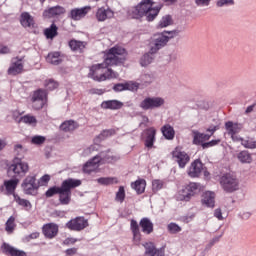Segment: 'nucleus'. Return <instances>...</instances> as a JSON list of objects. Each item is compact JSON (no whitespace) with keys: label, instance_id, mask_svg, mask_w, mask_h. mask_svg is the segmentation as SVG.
<instances>
[{"label":"nucleus","instance_id":"1","mask_svg":"<svg viewBox=\"0 0 256 256\" xmlns=\"http://www.w3.org/2000/svg\"><path fill=\"white\" fill-rule=\"evenodd\" d=\"M125 55H127L125 48L120 46L111 48L106 54L103 63L91 66L88 74L90 79H93V81H97L98 83H103V81H109L111 79H118L119 72L114 71L109 67H113V65H121L125 61Z\"/></svg>","mask_w":256,"mask_h":256},{"label":"nucleus","instance_id":"2","mask_svg":"<svg viewBox=\"0 0 256 256\" xmlns=\"http://www.w3.org/2000/svg\"><path fill=\"white\" fill-rule=\"evenodd\" d=\"M163 6H155L153 0H142L136 7L131 8L128 11V16L130 19H141V17H146L148 21H155L159 15L161 8Z\"/></svg>","mask_w":256,"mask_h":256},{"label":"nucleus","instance_id":"3","mask_svg":"<svg viewBox=\"0 0 256 256\" xmlns=\"http://www.w3.org/2000/svg\"><path fill=\"white\" fill-rule=\"evenodd\" d=\"M226 132L230 135L232 141L236 143H241L245 147V149H256V141L253 138H241V136L237 135V133H241V129L243 126L238 123H233L228 121L225 123Z\"/></svg>","mask_w":256,"mask_h":256},{"label":"nucleus","instance_id":"4","mask_svg":"<svg viewBox=\"0 0 256 256\" xmlns=\"http://www.w3.org/2000/svg\"><path fill=\"white\" fill-rule=\"evenodd\" d=\"M177 35H179L177 30L164 31L154 34L151 37L149 44L151 55L158 53L160 49H163V47L167 46L170 39L177 37Z\"/></svg>","mask_w":256,"mask_h":256},{"label":"nucleus","instance_id":"5","mask_svg":"<svg viewBox=\"0 0 256 256\" xmlns=\"http://www.w3.org/2000/svg\"><path fill=\"white\" fill-rule=\"evenodd\" d=\"M81 185V180H75L73 178H69L62 182L59 195V201L61 205H69L71 203V189H75V187H79Z\"/></svg>","mask_w":256,"mask_h":256},{"label":"nucleus","instance_id":"6","mask_svg":"<svg viewBox=\"0 0 256 256\" xmlns=\"http://www.w3.org/2000/svg\"><path fill=\"white\" fill-rule=\"evenodd\" d=\"M118 159L117 156H111V154H107L103 158L101 156H95L84 165L83 171L84 173H93V171L99 169V163H115Z\"/></svg>","mask_w":256,"mask_h":256},{"label":"nucleus","instance_id":"7","mask_svg":"<svg viewBox=\"0 0 256 256\" xmlns=\"http://www.w3.org/2000/svg\"><path fill=\"white\" fill-rule=\"evenodd\" d=\"M201 191V184L196 182H190L187 184L184 189L180 190L176 194V199L178 201H191L192 197H195L197 193Z\"/></svg>","mask_w":256,"mask_h":256},{"label":"nucleus","instance_id":"8","mask_svg":"<svg viewBox=\"0 0 256 256\" xmlns=\"http://www.w3.org/2000/svg\"><path fill=\"white\" fill-rule=\"evenodd\" d=\"M220 185L226 193H233L239 189V179L234 174H224L220 179Z\"/></svg>","mask_w":256,"mask_h":256},{"label":"nucleus","instance_id":"9","mask_svg":"<svg viewBox=\"0 0 256 256\" xmlns=\"http://www.w3.org/2000/svg\"><path fill=\"white\" fill-rule=\"evenodd\" d=\"M8 173H14L13 177L15 179L25 177L29 173V164L16 158L8 167Z\"/></svg>","mask_w":256,"mask_h":256},{"label":"nucleus","instance_id":"10","mask_svg":"<svg viewBox=\"0 0 256 256\" xmlns=\"http://www.w3.org/2000/svg\"><path fill=\"white\" fill-rule=\"evenodd\" d=\"M188 177H191V179H197V177H201V173H203L204 177L207 179L209 178V171H207V168L203 166V162L201 160H194L190 167L188 168Z\"/></svg>","mask_w":256,"mask_h":256},{"label":"nucleus","instance_id":"11","mask_svg":"<svg viewBox=\"0 0 256 256\" xmlns=\"http://www.w3.org/2000/svg\"><path fill=\"white\" fill-rule=\"evenodd\" d=\"M172 159L178 163L179 167L181 169H184V167L191 161V158L189 157V154L187 152L183 151V148L176 147L172 151Z\"/></svg>","mask_w":256,"mask_h":256},{"label":"nucleus","instance_id":"12","mask_svg":"<svg viewBox=\"0 0 256 256\" xmlns=\"http://www.w3.org/2000/svg\"><path fill=\"white\" fill-rule=\"evenodd\" d=\"M32 107L39 111V109H43L45 103H47V92L45 90L39 89L35 91L32 95Z\"/></svg>","mask_w":256,"mask_h":256},{"label":"nucleus","instance_id":"13","mask_svg":"<svg viewBox=\"0 0 256 256\" xmlns=\"http://www.w3.org/2000/svg\"><path fill=\"white\" fill-rule=\"evenodd\" d=\"M162 105H165V100L161 97H148L140 103L141 109H144L145 111L149 109H157L162 107Z\"/></svg>","mask_w":256,"mask_h":256},{"label":"nucleus","instance_id":"14","mask_svg":"<svg viewBox=\"0 0 256 256\" xmlns=\"http://www.w3.org/2000/svg\"><path fill=\"white\" fill-rule=\"evenodd\" d=\"M66 226L70 231H83V229L89 226V222L84 217H76L70 220Z\"/></svg>","mask_w":256,"mask_h":256},{"label":"nucleus","instance_id":"15","mask_svg":"<svg viewBox=\"0 0 256 256\" xmlns=\"http://www.w3.org/2000/svg\"><path fill=\"white\" fill-rule=\"evenodd\" d=\"M38 187L35 176H27L22 183V188L27 195H31Z\"/></svg>","mask_w":256,"mask_h":256},{"label":"nucleus","instance_id":"16","mask_svg":"<svg viewBox=\"0 0 256 256\" xmlns=\"http://www.w3.org/2000/svg\"><path fill=\"white\" fill-rule=\"evenodd\" d=\"M23 58H13L10 67L8 68V75H20L23 72Z\"/></svg>","mask_w":256,"mask_h":256},{"label":"nucleus","instance_id":"17","mask_svg":"<svg viewBox=\"0 0 256 256\" xmlns=\"http://www.w3.org/2000/svg\"><path fill=\"white\" fill-rule=\"evenodd\" d=\"M42 232L47 239H53L57 237V234L59 233V226L55 223L45 224L42 228Z\"/></svg>","mask_w":256,"mask_h":256},{"label":"nucleus","instance_id":"18","mask_svg":"<svg viewBox=\"0 0 256 256\" xmlns=\"http://www.w3.org/2000/svg\"><path fill=\"white\" fill-rule=\"evenodd\" d=\"M113 17H115V13L109 8L100 7L96 11L97 21L103 22L107 21V19H113Z\"/></svg>","mask_w":256,"mask_h":256},{"label":"nucleus","instance_id":"19","mask_svg":"<svg viewBox=\"0 0 256 256\" xmlns=\"http://www.w3.org/2000/svg\"><path fill=\"white\" fill-rule=\"evenodd\" d=\"M139 89V84L137 82H126L115 84L113 90L116 92L121 91H137Z\"/></svg>","mask_w":256,"mask_h":256},{"label":"nucleus","instance_id":"20","mask_svg":"<svg viewBox=\"0 0 256 256\" xmlns=\"http://www.w3.org/2000/svg\"><path fill=\"white\" fill-rule=\"evenodd\" d=\"M89 11H91V6H85L83 8L72 9L70 12V17L74 21H79V20L83 19V17H85L87 15V13H89Z\"/></svg>","mask_w":256,"mask_h":256},{"label":"nucleus","instance_id":"21","mask_svg":"<svg viewBox=\"0 0 256 256\" xmlns=\"http://www.w3.org/2000/svg\"><path fill=\"white\" fill-rule=\"evenodd\" d=\"M143 247L146 249L144 256H165V252L155 248V245L151 242L143 244Z\"/></svg>","mask_w":256,"mask_h":256},{"label":"nucleus","instance_id":"22","mask_svg":"<svg viewBox=\"0 0 256 256\" xmlns=\"http://www.w3.org/2000/svg\"><path fill=\"white\" fill-rule=\"evenodd\" d=\"M3 253H5V255H9V256H27V253H25V251L19 250L7 243H4L1 247Z\"/></svg>","mask_w":256,"mask_h":256},{"label":"nucleus","instance_id":"23","mask_svg":"<svg viewBox=\"0 0 256 256\" xmlns=\"http://www.w3.org/2000/svg\"><path fill=\"white\" fill-rule=\"evenodd\" d=\"M145 147L151 149L153 147V143H155V136L157 135V130L154 127H150L145 130Z\"/></svg>","mask_w":256,"mask_h":256},{"label":"nucleus","instance_id":"24","mask_svg":"<svg viewBox=\"0 0 256 256\" xmlns=\"http://www.w3.org/2000/svg\"><path fill=\"white\" fill-rule=\"evenodd\" d=\"M19 185V178H14L11 180L4 181V187L7 195H14L15 196V189Z\"/></svg>","mask_w":256,"mask_h":256},{"label":"nucleus","instance_id":"25","mask_svg":"<svg viewBox=\"0 0 256 256\" xmlns=\"http://www.w3.org/2000/svg\"><path fill=\"white\" fill-rule=\"evenodd\" d=\"M202 205L206 207H215V193L211 191H206L202 195Z\"/></svg>","mask_w":256,"mask_h":256},{"label":"nucleus","instance_id":"26","mask_svg":"<svg viewBox=\"0 0 256 256\" xmlns=\"http://www.w3.org/2000/svg\"><path fill=\"white\" fill-rule=\"evenodd\" d=\"M174 21H173V16L166 14L164 16L161 17V19L159 20V22L156 25V29H165L167 27H171V25H173Z\"/></svg>","mask_w":256,"mask_h":256},{"label":"nucleus","instance_id":"27","mask_svg":"<svg viewBox=\"0 0 256 256\" xmlns=\"http://www.w3.org/2000/svg\"><path fill=\"white\" fill-rule=\"evenodd\" d=\"M121 107H123V102L118 100H107L101 103L102 109L117 110V109H121Z\"/></svg>","mask_w":256,"mask_h":256},{"label":"nucleus","instance_id":"28","mask_svg":"<svg viewBox=\"0 0 256 256\" xmlns=\"http://www.w3.org/2000/svg\"><path fill=\"white\" fill-rule=\"evenodd\" d=\"M65 13V8L61 6H55L48 10H45L43 13L44 17H47L48 19H51V17H55L57 15H63Z\"/></svg>","mask_w":256,"mask_h":256},{"label":"nucleus","instance_id":"29","mask_svg":"<svg viewBox=\"0 0 256 256\" xmlns=\"http://www.w3.org/2000/svg\"><path fill=\"white\" fill-rule=\"evenodd\" d=\"M20 23L22 27H35V20L29 13L24 12L21 14Z\"/></svg>","mask_w":256,"mask_h":256},{"label":"nucleus","instance_id":"30","mask_svg":"<svg viewBox=\"0 0 256 256\" xmlns=\"http://www.w3.org/2000/svg\"><path fill=\"white\" fill-rule=\"evenodd\" d=\"M140 227L143 233H146V235H150V233H153V222L148 218H143L140 221Z\"/></svg>","mask_w":256,"mask_h":256},{"label":"nucleus","instance_id":"31","mask_svg":"<svg viewBox=\"0 0 256 256\" xmlns=\"http://www.w3.org/2000/svg\"><path fill=\"white\" fill-rule=\"evenodd\" d=\"M79 124L73 120L65 121L61 124L60 129L61 131H65V133H69L71 131H75V129H78Z\"/></svg>","mask_w":256,"mask_h":256},{"label":"nucleus","instance_id":"32","mask_svg":"<svg viewBox=\"0 0 256 256\" xmlns=\"http://www.w3.org/2000/svg\"><path fill=\"white\" fill-rule=\"evenodd\" d=\"M46 61L47 63H51V65H59L63 61V58L61 57V53L52 52L48 54Z\"/></svg>","mask_w":256,"mask_h":256},{"label":"nucleus","instance_id":"33","mask_svg":"<svg viewBox=\"0 0 256 256\" xmlns=\"http://www.w3.org/2000/svg\"><path fill=\"white\" fill-rule=\"evenodd\" d=\"M132 189H135L138 195L141 193H145V187H147V182L145 179L136 180L134 183L131 184Z\"/></svg>","mask_w":256,"mask_h":256},{"label":"nucleus","instance_id":"34","mask_svg":"<svg viewBox=\"0 0 256 256\" xmlns=\"http://www.w3.org/2000/svg\"><path fill=\"white\" fill-rule=\"evenodd\" d=\"M237 159L240 161V163H253V156H251V153H249V151L247 150H243L240 153H238Z\"/></svg>","mask_w":256,"mask_h":256},{"label":"nucleus","instance_id":"35","mask_svg":"<svg viewBox=\"0 0 256 256\" xmlns=\"http://www.w3.org/2000/svg\"><path fill=\"white\" fill-rule=\"evenodd\" d=\"M131 231L133 233L135 243H139L141 241V232H139V224L135 220H131Z\"/></svg>","mask_w":256,"mask_h":256},{"label":"nucleus","instance_id":"36","mask_svg":"<svg viewBox=\"0 0 256 256\" xmlns=\"http://www.w3.org/2000/svg\"><path fill=\"white\" fill-rule=\"evenodd\" d=\"M161 132H162L163 136L165 137V139L171 140V139L175 138V130L169 124L164 125L161 128Z\"/></svg>","mask_w":256,"mask_h":256},{"label":"nucleus","instance_id":"37","mask_svg":"<svg viewBox=\"0 0 256 256\" xmlns=\"http://www.w3.org/2000/svg\"><path fill=\"white\" fill-rule=\"evenodd\" d=\"M211 139V135L209 134H203L199 132H194V144L195 145H201L204 141H209Z\"/></svg>","mask_w":256,"mask_h":256},{"label":"nucleus","instance_id":"38","mask_svg":"<svg viewBox=\"0 0 256 256\" xmlns=\"http://www.w3.org/2000/svg\"><path fill=\"white\" fill-rule=\"evenodd\" d=\"M155 54H151V50H149V53L144 54L140 59V65L142 67H147V65H151L153 63V60L155 59Z\"/></svg>","mask_w":256,"mask_h":256},{"label":"nucleus","instance_id":"39","mask_svg":"<svg viewBox=\"0 0 256 256\" xmlns=\"http://www.w3.org/2000/svg\"><path fill=\"white\" fill-rule=\"evenodd\" d=\"M87 44L85 42L77 41V40H71L69 42V46L72 49V51H78L81 52L83 49H85V46Z\"/></svg>","mask_w":256,"mask_h":256},{"label":"nucleus","instance_id":"40","mask_svg":"<svg viewBox=\"0 0 256 256\" xmlns=\"http://www.w3.org/2000/svg\"><path fill=\"white\" fill-rule=\"evenodd\" d=\"M14 201H16V203H18V205H20L21 207H24L26 211H29L32 207L31 202H29V200H25L19 197V195L17 194H14Z\"/></svg>","mask_w":256,"mask_h":256},{"label":"nucleus","instance_id":"41","mask_svg":"<svg viewBox=\"0 0 256 256\" xmlns=\"http://www.w3.org/2000/svg\"><path fill=\"white\" fill-rule=\"evenodd\" d=\"M44 35H46L47 39H53L54 37H57V25L52 24L51 27L44 31Z\"/></svg>","mask_w":256,"mask_h":256},{"label":"nucleus","instance_id":"42","mask_svg":"<svg viewBox=\"0 0 256 256\" xmlns=\"http://www.w3.org/2000/svg\"><path fill=\"white\" fill-rule=\"evenodd\" d=\"M20 121H22V123H26L27 125H37V118L30 114L21 117Z\"/></svg>","mask_w":256,"mask_h":256},{"label":"nucleus","instance_id":"43","mask_svg":"<svg viewBox=\"0 0 256 256\" xmlns=\"http://www.w3.org/2000/svg\"><path fill=\"white\" fill-rule=\"evenodd\" d=\"M15 227V217L11 216L6 222L5 230L7 233H13V231H15Z\"/></svg>","mask_w":256,"mask_h":256},{"label":"nucleus","instance_id":"44","mask_svg":"<svg viewBox=\"0 0 256 256\" xmlns=\"http://www.w3.org/2000/svg\"><path fill=\"white\" fill-rule=\"evenodd\" d=\"M97 181L98 183H100V185H113V183H119L117 178H112V177L99 178Z\"/></svg>","mask_w":256,"mask_h":256},{"label":"nucleus","instance_id":"45","mask_svg":"<svg viewBox=\"0 0 256 256\" xmlns=\"http://www.w3.org/2000/svg\"><path fill=\"white\" fill-rule=\"evenodd\" d=\"M46 138L45 136H33L31 139L32 145H43L45 143Z\"/></svg>","mask_w":256,"mask_h":256},{"label":"nucleus","instance_id":"46","mask_svg":"<svg viewBox=\"0 0 256 256\" xmlns=\"http://www.w3.org/2000/svg\"><path fill=\"white\" fill-rule=\"evenodd\" d=\"M116 201L123 203L125 201V188L123 186L119 187V190L116 194Z\"/></svg>","mask_w":256,"mask_h":256},{"label":"nucleus","instance_id":"47","mask_svg":"<svg viewBox=\"0 0 256 256\" xmlns=\"http://www.w3.org/2000/svg\"><path fill=\"white\" fill-rule=\"evenodd\" d=\"M229 5H235V0H218L216 7H229Z\"/></svg>","mask_w":256,"mask_h":256},{"label":"nucleus","instance_id":"48","mask_svg":"<svg viewBox=\"0 0 256 256\" xmlns=\"http://www.w3.org/2000/svg\"><path fill=\"white\" fill-rule=\"evenodd\" d=\"M61 187L54 186L46 191V197H53V195H59Z\"/></svg>","mask_w":256,"mask_h":256},{"label":"nucleus","instance_id":"49","mask_svg":"<svg viewBox=\"0 0 256 256\" xmlns=\"http://www.w3.org/2000/svg\"><path fill=\"white\" fill-rule=\"evenodd\" d=\"M45 87L49 91H53V89H57V87H59V84H57V82H55L54 80L50 79L45 81Z\"/></svg>","mask_w":256,"mask_h":256},{"label":"nucleus","instance_id":"50","mask_svg":"<svg viewBox=\"0 0 256 256\" xmlns=\"http://www.w3.org/2000/svg\"><path fill=\"white\" fill-rule=\"evenodd\" d=\"M221 143V139L212 140L210 142H206L202 144L203 149H209V147H215V145H219Z\"/></svg>","mask_w":256,"mask_h":256},{"label":"nucleus","instance_id":"51","mask_svg":"<svg viewBox=\"0 0 256 256\" xmlns=\"http://www.w3.org/2000/svg\"><path fill=\"white\" fill-rule=\"evenodd\" d=\"M152 189H153V191H159V190L163 189V181L154 180L152 182Z\"/></svg>","mask_w":256,"mask_h":256},{"label":"nucleus","instance_id":"52","mask_svg":"<svg viewBox=\"0 0 256 256\" xmlns=\"http://www.w3.org/2000/svg\"><path fill=\"white\" fill-rule=\"evenodd\" d=\"M168 231H170V233H179V231H181V227L175 223H171L168 225Z\"/></svg>","mask_w":256,"mask_h":256},{"label":"nucleus","instance_id":"53","mask_svg":"<svg viewBox=\"0 0 256 256\" xmlns=\"http://www.w3.org/2000/svg\"><path fill=\"white\" fill-rule=\"evenodd\" d=\"M90 95H103L105 93V90L99 89V88H92L89 90Z\"/></svg>","mask_w":256,"mask_h":256},{"label":"nucleus","instance_id":"54","mask_svg":"<svg viewBox=\"0 0 256 256\" xmlns=\"http://www.w3.org/2000/svg\"><path fill=\"white\" fill-rule=\"evenodd\" d=\"M195 3L198 7H207L211 0H195Z\"/></svg>","mask_w":256,"mask_h":256},{"label":"nucleus","instance_id":"55","mask_svg":"<svg viewBox=\"0 0 256 256\" xmlns=\"http://www.w3.org/2000/svg\"><path fill=\"white\" fill-rule=\"evenodd\" d=\"M50 180H51V176L44 175L40 179V185H47V183H49Z\"/></svg>","mask_w":256,"mask_h":256},{"label":"nucleus","instance_id":"56","mask_svg":"<svg viewBox=\"0 0 256 256\" xmlns=\"http://www.w3.org/2000/svg\"><path fill=\"white\" fill-rule=\"evenodd\" d=\"M101 135L102 137H111V135H115V130H104Z\"/></svg>","mask_w":256,"mask_h":256},{"label":"nucleus","instance_id":"57","mask_svg":"<svg viewBox=\"0 0 256 256\" xmlns=\"http://www.w3.org/2000/svg\"><path fill=\"white\" fill-rule=\"evenodd\" d=\"M66 255L67 256H73L77 255V248H70L66 250Z\"/></svg>","mask_w":256,"mask_h":256},{"label":"nucleus","instance_id":"58","mask_svg":"<svg viewBox=\"0 0 256 256\" xmlns=\"http://www.w3.org/2000/svg\"><path fill=\"white\" fill-rule=\"evenodd\" d=\"M214 216L217 218V219H219V220H221V219H223V214H222V212H221V209H216L215 210V212H214Z\"/></svg>","mask_w":256,"mask_h":256},{"label":"nucleus","instance_id":"59","mask_svg":"<svg viewBox=\"0 0 256 256\" xmlns=\"http://www.w3.org/2000/svg\"><path fill=\"white\" fill-rule=\"evenodd\" d=\"M76 241H77V240H75L74 238H67V239L64 241V243H65V245H73V244H75Z\"/></svg>","mask_w":256,"mask_h":256},{"label":"nucleus","instance_id":"60","mask_svg":"<svg viewBox=\"0 0 256 256\" xmlns=\"http://www.w3.org/2000/svg\"><path fill=\"white\" fill-rule=\"evenodd\" d=\"M219 129V126H210L207 131L209 133H211V135H213V133H215V131H217Z\"/></svg>","mask_w":256,"mask_h":256},{"label":"nucleus","instance_id":"61","mask_svg":"<svg viewBox=\"0 0 256 256\" xmlns=\"http://www.w3.org/2000/svg\"><path fill=\"white\" fill-rule=\"evenodd\" d=\"M253 109H255V104L248 106L246 108L245 114L249 115V113H253Z\"/></svg>","mask_w":256,"mask_h":256},{"label":"nucleus","instance_id":"62","mask_svg":"<svg viewBox=\"0 0 256 256\" xmlns=\"http://www.w3.org/2000/svg\"><path fill=\"white\" fill-rule=\"evenodd\" d=\"M0 53H3V54L9 53V47L7 46L2 47L0 49Z\"/></svg>","mask_w":256,"mask_h":256},{"label":"nucleus","instance_id":"63","mask_svg":"<svg viewBox=\"0 0 256 256\" xmlns=\"http://www.w3.org/2000/svg\"><path fill=\"white\" fill-rule=\"evenodd\" d=\"M29 238L30 239H37V238H39V232H34V233L30 234Z\"/></svg>","mask_w":256,"mask_h":256},{"label":"nucleus","instance_id":"64","mask_svg":"<svg viewBox=\"0 0 256 256\" xmlns=\"http://www.w3.org/2000/svg\"><path fill=\"white\" fill-rule=\"evenodd\" d=\"M5 145H7V144L5 143V141L0 140V151H1L2 149H5Z\"/></svg>","mask_w":256,"mask_h":256}]
</instances>
